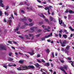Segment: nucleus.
Segmentation results:
<instances>
[{
  "instance_id": "1",
  "label": "nucleus",
  "mask_w": 74,
  "mask_h": 74,
  "mask_svg": "<svg viewBox=\"0 0 74 74\" xmlns=\"http://www.w3.org/2000/svg\"><path fill=\"white\" fill-rule=\"evenodd\" d=\"M22 69L23 70H28L29 69V68H32V69H34V67L33 66H23L22 67Z\"/></svg>"
},
{
  "instance_id": "2",
  "label": "nucleus",
  "mask_w": 74,
  "mask_h": 74,
  "mask_svg": "<svg viewBox=\"0 0 74 74\" xmlns=\"http://www.w3.org/2000/svg\"><path fill=\"white\" fill-rule=\"evenodd\" d=\"M62 43L61 44V45L62 47H64L66 46V44H67L69 42L67 41L66 40H64L62 41Z\"/></svg>"
},
{
  "instance_id": "3",
  "label": "nucleus",
  "mask_w": 74,
  "mask_h": 74,
  "mask_svg": "<svg viewBox=\"0 0 74 74\" xmlns=\"http://www.w3.org/2000/svg\"><path fill=\"white\" fill-rule=\"evenodd\" d=\"M69 49H70V46H67L66 47L65 49L64 50V52L66 53H67V55H68V53H69Z\"/></svg>"
},
{
  "instance_id": "4",
  "label": "nucleus",
  "mask_w": 74,
  "mask_h": 74,
  "mask_svg": "<svg viewBox=\"0 0 74 74\" xmlns=\"http://www.w3.org/2000/svg\"><path fill=\"white\" fill-rule=\"evenodd\" d=\"M20 25H21V24L19 23L18 24V26L17 27H16V29H14V31H15V32H16L17 33V34H20V32H18V30L19 29V28L20 27Z\"/></svg>"
},
{
  "instance_id": "5",
  "label": "nucleus",
  "mask_w": 74,
  "mask_h": 74,
  "mask_svg": "<svg viewBox=\"0 0 74 74\" xmlns=\"http://www.w3.org/2000/svg\"><path fill=\"white\" fill-rule=\"evenodd\" d=\"M42 27L43 29H44V30H45V31H47V32H49V30L47 29V28H46L47 26H45L44 25H42Z\"/></svg>"
},
{
  "instance_id": "6",
  "label": "nucleus",
  "mask_w": 74,
  "mask_h": 74,
  "mask_svg": "<svg viewBox=\"0 0 74 74\" xmlns=\"http://www.w3.org/2000/svg\"><path fill=\"white\" fill-rule=\"evenodd\" d=\"M3 1L2 0H0V6L2 7H4V4L3 3Z\"/></svg>"
},
{
  "instance_id": "7",
  "label": "nucleus",
  "mask_w": 74,
  "mask_h": 74,
  "mask_svg": "<svg viewBox=\"0 0 74 74\" xmlns=\"http://www.w3.org/2000/svg\"><path fill=\"white\" fill-rule=\"evenodd\" d=\"M52 36V33H51L48 36H45V38H49L50 37H51Z\"/></svg>"
},
{
  "instance_id": "8",
  "label": "nucleus",
  "mask_w": 74,
  "mask_h": 74,
  "mask_svg": "<svg viewBox=\"0 0 74 74\" xmlns=\"http://www.w3.org/2000/svg\"><path fill=\"white\" fill-rule=\"evenodd\" d=\"M37 27H33L31 28V32H33L34 31L35 29H37Z\"/></svg>"
},
{
  "instance_id": "9",
  "label": "nucleus",
  "mask_w": 74,
  "mask_h": 74,
  "mask_svg": "<svg viewBox=\"0 0 74 74\" xmlns=\"http://www.w3.org/2000/svg\"><path fill=\"white\" fill-rule=\"evenodd\" d=\"M0 48L1 49H3V50H6V47L5 46H0Z\"/></svg>"
},
{
  "instance_id": "10",
  "label": "nucleus",
  "mask_w": 74,
  "mask_h": 74,
  "mask_svg": "<svg viewBox=\"0 0 74 74\" xmlns=\"http://www.w3.org/2000/svg\"><path fill=\"white\" fill-rule=\"evenodd\" d=\"M63 68H64L63 67H61L60 68V70H62V71H63V72L65 74H67V73L65 71H64V69H63Z\"/></svg>"
},
{
  "instance_id": "11",
  "label": "nucleus",
  "mask_w": 74,
  "mask_h": 74,
  "mask_svg": "<svg viewBox=\"0 0 74 74\" xmlns=\"http://www.w3.org/2000/svg\"><path fill=\"white\" fill-rule=\"evenodd\" d=\"M45 10H48V14L49 15H50V13H49V8H45Z\"/></svg>"
},
{
  "instance_id": "12",
  "label": "nucleus",
  "mask_w": 74,
  "mask_h": 74,
  "mask_svg": "<svg viewBox=\"0 0 74 74\" xmlns=\"http://www.w3.org/2000/svg\"><path fill=\"white\" fill-rule=\"evenodd\" d=\"M39 15L41 17H42V18H45V16H44L42 13L39 14Z\"/></svg>"
},
{
  "instance_id": "13",
  "label": "nucleus",
  "mask_w": 74,
  "mask_h": 74,
  "mask_svg": "<svg viewBox=\"0 0 74 74\" xmlns=\"http://www.w3.org/2000/svg\"><path fill=\"white\" fill-rule=\"evenodd\" d=\"M45 21H46V22H48V23L49 24V25L52 24V23H50V22H49V21H48V19H47L45 18Z\"/></svg>"
},
{
  "instance_id": "14",
  "label": "nucleus",
  "mask_w": 74,
  "mask_h": 74,
  "mask_svg": "<svg viewBox=\"0 0 74 74\" xmlns=\"http://www.w3.org/2000/svg\"><path fill=\"white\" fill-rule=\"evenodd\" d=\"M35 65L36 67H39L41 66L38 63L35 64Z\"/></svg>"
},
{
  "instance_id": "15",
  "label": "nucleus",
  "mask_w": 74,
  "mask_h": 74,
  "mask_svg": "<svg viewBox=\"0 0 74 74\" xmlns=\"http://www.w3.org/2000/svg\"><path fill=\"white\" fill-rule=\"evenodd\" d=\"M43 71H45L46 73H47V69H41L40 71L42 72H43Z\"/></svg>"
},
{
  "instance_id": "16",
  "label": "nucleus",
  "mask_w": 74,
  "mask_h": 74,
  "mask_svg": "<svg viewBox=\"0 0 74 74\" xmlns=\"http://www.w3.org/2000/svg\"><path fill=\"white\" fill-rule=\"evenodd\" d=\"M60 60L61 63H64V60H63V58H62L60 59Z\"/></svg>"
},
{
  "instance_id": "17",
  "label": "nucleus",
  "mask_w": 74,
  "mask_h": 74,
  "mask_svg": "<svg viewBox=\"0 0 74 74\" xmlns=\"http://www.w3.org/2000/svg\"><path fill=\"white\" fill-rule=\"evenodd\" d=\"M69 63H71V65H72V66L73 67H74V62H73L72 61H69Z\"/></svg>"
},
{
  "instance_id": "18",
  "label": "nucleus",
  "mask_w": 74,
  "mask_h": 74,
  "mask_svg": "<svg viewBox=\"0 0 74 74\" xmlns=\"http://www.w3.org/2000/svg\"><path fill=\"white\" fill-rule=\"evenodd\" d=\"M59 23L60 24V25H62V23H63V22L62 21V20H60V19H59Z\"/></svg>"
},
{
  "instance_id": "19",
  "label": "nucleus",
  "mask_w": 74,
  "mask_h": 74,
  "mask_svg": "<svg viewBox=\"0 0 74 74\" xmlns=\"http://www.w3.org/2000/svg\"><path fill=\"white\" fill-rule=\"evenodd\" d=\"M46 51L47 53H49L50 52V50L48 49H47L46 50Z\"/></svg>"
},
{
  "instance_id": "20",
  "label": "nucleus",
  "mask_w": 74,
  "mask_h": 74,
  "mask_svg": "<svg viewBox=\"0 0 74 74\" xmlns=\"http://www.w3.org/2000/svg\"><path fill=\"white\" fill-rule=\"evenodd\" d=\"M29 37H32V38L31 39V40H33V39L34 37H33V35L31 34H29Z\"/></svg>"
},
{
  "instance_id": "21",
  "label": "nucleus",
  "mask_w": 74,
  "mask_h": 74,
  "mask_svg": "<svg viewBox=\"0 0 74 74\" xmlns=\"http://www.w3.org/2000/svg\"><path fill=\"white\" fill-rule=\"evenodd\" d=\"M63 68H64L65 70H67L68 68V66H67V65H65L64 66Z\"/></svg>"
},
{
  "instance_id": "22",
  "label": "nucleus",
  "mask_w": 74,
  "mask_h": 74,
  "mask_svg": "<svg viewBox=\"0 0 74 74\" xmlns=\"http://www.w3.org/2000/svg\"><path fill=\"white\" fill-rule=\"evenodd\" d=\"M26 2H22L20 3V5H24V4H26Z\"/></svg>"
},
{
  "instance_id": "23",
  "label": "nucleus",
  "mask_w": 74,
  "mask_h": 74,
  "mask_svg": "<svg viewBox=\"0 0 74 74\" xmlns=\"http://www.w3.org/2000/svg\"><path fill=\"white\" fill-rule=\"evenodd\" d=\"M28 53H29V54H30V55H31V56H32V55H34V53H33V52H28Z\"/></svg>"
},
{
  "instance_id": "24",
  "label": "nucleus",
  "mask_w": 74,
  "mask_h": 74,
  "mask_svg": "<svg viewBox=\"0 0 74 74\" xmlns=\"http://www.w3.org/2000/svg\"><path fill=\"white\" fill-rule=\"evenodd\" d=\"M63 36L64 38H67V35H63Z\"/></svg>"
},
{
  "instance_id": "25",
  "label": "nucleus",
  "mask_w": 74,
  "mask_h": 74,
  "mask_svg": "<svg viewBox=\"0 0 74 74\" xmlns=\"http://www.w3.org/2000/svg\"><path fill=\"white\" fill-rule=\"evenodd\" d=\"M53 18L51 16H50V20L51 21H53Z\"/></svg>"
},
{
  "instance_id": "26",
  "label": "nucleus",
  "mask_w": 74,
  "mask_h": 74,
  "mask_svg": "<svg viewBox=\"0 0 74 74\" xmlns=\"http://www.w3.org/2000/svg\"><path fill=\"white\" fill-rule=\"evenodd\" d=\"M45 66H49V63H47L45 64Z\"/></svg>"
},
{
  "instance_id": "27",
  "label": "nucleus",
  "mask_w": 74,
  "mask_h": 74,
  "mask_svg": "<svg viewBox=\"0 0 74 74\" xmlns=\"http://www.w3.org/2000/svg\"><path fill=\"white\" fill-rule=\"evenodd\" d=\"M27 10H33V8L31 7L29 8L28 7H27Z\"/></svg>"
},
{
  "instance_id": "28",
  "label": "nucleus",
  "mask_w": 74,
  "mask_h": 74,
  "mask_svg": "<svg viewBox=\"0 0 74 74\" xmlns=\"http://www.w3.org/2000/svg\"><path fill=\"white\" fill-rule=\"evenodd\" d=\"M34 25V23H31L29 24V26H33Z\"/></svg>"
},
{
  "instance_id": "29",
  "label": "nucleus",
  "mask_w": 74,
  "mask_h": 74,
  "mask_svg": "<svg viewBox=\"0 0 74 74\" xmlns=\"http://www.w3.org/2000/svg\"><path fill=\"white\" fill-rule=\"evenodd\" d=\"M21 21H26V17H24V19H21Z\"/></svg>"
},
{
  "instance_id": "30",
  "label": "nucleus",
  "mask_w": 74,
  "mask_h": 74,
  "mask_svg": "<svg viewBox=\"0 0 74 74\" xmlns=\"http://www.w3.org/2000/svg\"><path fill=\"white\" fill-rule=\"evenodd\" d=\"M69 28L72 31H74V29H72V28H71V27H69Z\"/></svg>"
},
{
  "instance_id": "31",
  "label": "nucleus",
  "mask_w": 74,
  "mask_h": 74,
  "mask_svg": "<svg viewBox=\"0 0 74 74\" xmlns=\"http://www.w3.org/2000/svg\"><path fill=\"white\" fill-rule=\"evenodd\" d=\"M25 36L27 39H30V38H29V37H28V35H25Z\"/></svg>"
},
{
  "instance_id": "32",
  "label": "nucleus",
  "mask_w": 74,
  "mask_h": 74,
  "mask_svg": "<svg viewBox=\"0 0 74 74\" xmlns=\"http://www.w3.org/2000/svg\"><path fill=\"white\" fill-rule=\"evenodd\" d=\"M23 62V61L22 60H20L19 61V63H22Z\"/></svg>"
},
{
  "instance_id": "33",
  "label": "nucleus",
  "mask_w": 74,
  "mask_h": 74,
  "mask_svg": "<svg viewBox=\"0 0 74 74\" xmlns=\"http://www.w3.org/2000/svg\"><path fill=\"white\" fill-rule=\"evenodd\" d=\"M9 61H12V60H13V58H10L9 59Z\"/></svg>"
},
{
  "instance_id": "34",
  "label": "nucleus",
  "mask_w": 74,
  "mask_h": 74,
  "mask_svg": "<svg viewBox=\"0 0 74 74\" xmlns=\"http://www.w3.org/2000/svg\"><path fill=\"white\" fill-rule=\"evenodd\" d=\"M18 37L22 39H24V38H23V37L21 36H19Z\"/></svg>"
},
{
  "instance_id": "35",
  "label": "nucleus",
  "mask_w": 74,
  "mask_h": 74,
  "mask_svg": "<svg viewBox=\"0 0 74 74\" xmlns=\"http://www.w3.org/2000/svg\"><path fill=\"white\" fill-rule=\"evenodd\" d=\"M70 14H72L73 13V11L71 10H70L69 11Z\"/></svg>"
},
{
  "instance_id": "36",
  "label": "nucleus",
  "mask_w": 74,
  "mask_h": 74,
  "mask_svg": "<svg viewBox=\"0 0 74 74\" xmlns=\"http://www.w3.org/2000/svg\"><path fill=\"white\" fill-rule=\"evenodd\" d=\"M37 61L39 63H41V61L37 59Z\"/></svg>"
},
{
  "instance_id": "37",
  "label": "nucleus",
  "mask_w": 74,
  "mask_h": 74,
  "mask_svg": "<svg viewBox=\"0 0 74 74\" xmlns=\"http://www.w3.org/2000/svg\"><path fill=\"white\" fill-rule=\"evenodd\" d=\"M17 69L18 70H22V69H21V67H20L19 68H17Z\"/></svg>"
},
{
  "instance_id": "38",
  "label": "nucleus",
  "mask_w": 74,
  "mask_h": 74,
  "mask_svg": "<svg viewBox=\"0 0 74 74\" xmlns=\"http://www.w3.org/2000/svg\"><path fill=\"white\" fill-rule=\"evenodd\" d=\"M39 23L40 25H42L43 24V22H40Z\"/></svg>"
},
{
  "instance_id": "39",
  "label": "nucleus",
  "mask_w": 74,
  "mask_h": 74,
  "mask_svg": "<svg viewBox=\"0 0 74 74\" xmlns=\"http://www.w3.org/2000/svg\"><path fill=\"white\" fill-rule=\"evenodd\" d=\"M41 61H42V62L43 63H45V61L43 59H42Z\"/></svg>"
},
{
  "instance_id": "40",
  "label": "nucleus",
  "mask_w": 74,
  "mask_h": 74,
  "mask_svg": "<svg viewBox=\"0 0 74 74\" xmlns=\"http://www.w3.org/2000/svg\"><path fill=\"white\" fill-rule=\"evenodd\" d=\"M52 55L53 57V58H54L55 57V56H54V53L52 52Z\"/></svg>"
},
{
  "instance_id": "41",
  "label": "nucleus",
  "mask_w": 74,
  "mask_h": 74,
  "mask_svg": "<svg viewBox=\"0 0 74 74\" xmlns=\"http://www.w3.org/2000/svg\"><path fill=\"white\" fill-rule=\"evenodd\" d=\"M3 67H4L5 69H7V66H6V65H4V66H3Z\"/></svg>"
},
{
  "instance_id": "42",
  "label": "nucleus",
  "mask_w": 74,
  "mask_h": 74,
  "mask_svg": "<svg viewBox=\"0 0 74 74\" xmlns=\"http://www.w3.org/2000/svg\"><path fill=\"white\" fill-rule=\"evenodd\" d=\"M12 54V53H10L9 54V56H11Z\"/></svg>"
},
{
  "instance_id": "43",
  "label": "nucleus",
  "mask_w": 74,
  "mask_h": 74,
  "mask_svg": "<svg viewBox=\"0 0 74 74\" xmlns=\"http://www.w3.org/2000/svg\"><path fill=\"white\" fill-rule=\"evenodd\" d=\"M8 43H9V44H12V41H8Z\"/></svg>"
},
{
  "instance_id": "44",
  "label": "nucleus",
  "mask_w": 74,
  "mask_h": 74,
  "mask_svg": "<svg viewBox=\"0 0 74 74\" xmlns=\"http://www.w3.org/2000/svg\"><path fill=\"white\" fill-rule=\"evenodd\" d=\"M5 14L6 15H7V16H8V14L6 12H5Z\"/></svg>"
},
{
  "instance_id": "45",
  "label": "nucleus",
  "mask_w": 74,
  "mask_h": 74,
  "mask_svg": "<svg viewBox=\"0 0 74 74\" xmlns=\"http://www.w3.org/2000/svg\"><path fill=\"white\" fill-rule=\"evenodd\" d=\"M41 34H37V35H36V37H39V36H40Z\"/></svg>"
},
{
  "instance_id": "46",
  "label": "nucleus",
  "mask_w": 74,
  "mask_h": 74,
  "mask_svg": "<svg viewBox=\"0 0 74 74\" xmlns=\"http://www.w3.org/2000/svg\"><path fill=\"white\" fill-rule=\"evenodd\" d=\"M28 21H29L30 22H32V20L30 18L29 19Z\"/></svg>"
},
{
  "instance_id": "47",
  "label": "nucleus",
  "mask_w": 74,
  "mask_h": 74,
  "mask_svg": "<svg viewBox=\"0 0 74 74\" xmlns=\"http://www.w3.org/2000/svg\"><path fill=\"white\" fill-rule=\"evenodd\" d=\"M37 32H41V29H39L37 31Z\"/></svg>"
},
{
  "instance_id": "48",
  "label": "nucleus",
  "mask_w": 74,
  "mask_h": 74,
  "mask_svg": "<svg viewBox=\"0 0 74 74\" xmlns=\"http://www.w3.org/2000/svg\"><path fill=\"white\" fill-rule=\"evenodd\" d=\"M59 36L60 37V38H61V36H62V35L60 34L59 33Z\"/></svg>"
},
{
  "instance_id": "49",
  "label": "nucleus",
  "mask_w": 74,
  "mask_h": 74,
  "mask_svg": "<svg viewBox=\"0 0 74 74\" xmlns=\"http://www.w3.org/2000/svg\"><path fill=\"white\" fill-rule=\"evenodd\" d=\"M11 21H12V20H9V22L10 25L11 24Z\"/></svg>"
},
{
  "instance_id": "50",
  "label": "nucleus",
  "mask_w": 74,
  "mask_h": 74,
  "mask_svg": "<svg viewBox=\"0 0 74 74\" xmlns=\"http://www.w3.org/2000/svg\"><path fill=\"white\" fill-rule=\"evenodd\" d=\"M64 32H65V33H67V30L65 29H64Z\"/></svg>"
},
{
  "instance_id": "51",
  "label": "nucleus",
  "mask_w": 74,
  "mask_h": 74,
  "mask_svg": "<svg viewBox=\"0 0 74 74\" xmlns=\"http://www.w3.org/2000/svg\"><path fill=\"white\" fill-rule=\"evenodd\" d=\"M37 1H38V3H41V2L40 0H37Z\"/></svg>"
},
{
  "instance_id": "52",
  "label": "nucleus",
  "mask_w": 74,
  "mask_h": 74,
  "mask_svg": "<svg viewBox=\"0 0 74 74\" xmlns=\"http://www.w3.org/2000/svg\"><path fill=\"white\" fill-rule=\"evenodd\" d=\"M11 16L12 18L13 19H14V16H13V14H11Z\"/></svg>"
},
{
  "instance_id": "53",
  "label": "nucleus",
  "mask_w": 74,
  "mask_h": 74,
  "mask_svg": "<svg viewBox=\"0 0 74 74\" xmlns=\"http://www.w3.org/2000/svg\"><path fill=\"white\" fill-rule=\"evenodd\" d=\"M9 8V6H6V10H8V9Z\"/></svg>"
},
{
  "instance_id": "54",
  "label": "nucleus",
  "mask_w": 74,
  "mask_h": 74,
  "mask_svg": "<svg viewBox=\"0 0 74 74\" xmlns=\"http://www.w3.org/2000/svg\"><path fill=\"white\" fill-rule=\"evenodd\" d=\"M67 59H68V60H71V58H67Z\"/></svg>"
},
{
  "instance_id": "55",
  "label": "nucleus",
  "mask_w": 74,
  "mask_h": 74,
  "mask_svg": "<svg viewBox=\"0 0 74 74\" xmlns=\"http://www.w3.org/2000/svg\"><path fill=\"white\" fill-rule=\"evenodd\" d=\"M38 7H39V8H42V6L38 5Z\"/></svg>"
},
{
  "instance_id": "56",
  "label": "nucleus",
  "mask_w": 74,
  "mask_h": 74,
  "mask_svg": "<svg viewBox=\"0 0 74 74\" xmlns=\"http://www.w3.org/2000/svg\"><path fill=\"white\" fill-rule=\"evenodd\" d=\"M45 40V39L44 38H42L41 39V40L42 41H43V40Z\"/></svg>"
},
{
  "instance_id": "57",
  "label": "nucleus",
  "mask_w": 74,
  "mask_h": 74,
  "mask_svg": "<svg viewBox=\"0 0 74 74\" xmlns=\"http://www.w3.org/2000/svg\"><path fill=\"white\" fill-rule=\"evenodd\" d=\"M3 22H6V19H5V18H4V19L3 20Z\"/></svg>"
},
{
  "instance_id": "58",
  "label": "nucleus",
  "mask_w": 74,
  "mask_h": 74,
  "mask_svg": "<svg viewBox=\"0 0 74 74\" xmlns=\"http://www.w3.org/2000/svg\"><path fill=\"white\" fill-rule=\"evenodd\" d=\"M41 3H42V4H47V2H41Z\"/></svg>"
},
{
  "instance_id": "59",
  "label": "nucleus",
  "mask_w": 74,
  "mask_h": 74,
  "mask_svg": "<svg viewBox=\"0 0 74 74\" xmlns=\"http://www.w3.org/2000/svg\"><path fill=\"white\" fill-rule=\"evenodd\" d=\"M25 55L26 56L27 58H29V56H27V55L26 54H25Z\"/></svg>"
},
{
  "instance_id": "60",
  "label": "nucleus",
  "mask_w": 74,
  "mask_h": 74,
  "mask_svg": "<svg viewBox=\"0 0 74 74\" xmlns=\"http://www.w3.org/2000/svg\"><path fill=\"white\" fill-rule=\"evenodd\" d=\"M47 41H48V42H51V40H47Z\"/></svg>"
},
{
  "instance_id": "61",
  "label": "nucleus",
  "mask_w": 74,
  "mask_h": 74,
  "mask_svg": "<svg viewBox=\"0 0 74 74\" xmlns=\"http://www.w3.org/2000/svg\"><path fill=\"white\" fill-rule=\"evenodd\" d=\"M63 26L64 27H66V25L65 24H64V23H63Z\"/></svg>"
},
{
  "instance_id": "62",
  "label": "nucleus",
  "mask_w": 74,
  "mask_h": 74,
  "mask_svg": "<svg viewBox=\"0 0 74 74\" xmlns=\"http://www.w3.org/2000/svg\"><path fill=\"white\" fill-rule=\"evenodd\" d=\"M59 41H60V42L61 44L62 43V40H60Z\"/></svg>"
},
{
  "instance_id": "63",
  "label": "nucleus",
  "mask_w": 74,
  "mask_h": 74,
  "mask_svg": "<svg viewBox=\"0 0 74 74\" xmlns=\"http://www.w3.org/2000/svg\"><path fill=\"white\" fill-rule=\"evenodd\" d=\"M61 51H64V48H62L61 49Z\"/></svg>"
},
{
  "instance_id": "64",
  "label": "nucleus",
  "mask_w": 74,
  "mask_h": 74,
  "mask_svg": "<svg viewBox=\"0 0 74 74\" xmlns=\"http://www.w3.org/2000/svg\"><path fill=\"white\" fill-rule=\"evenodd\" d=\"M73 37V34H71L70 35V37Z\"/></svg>"
}]
</instances>
